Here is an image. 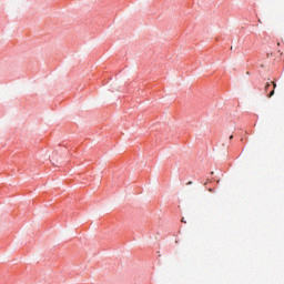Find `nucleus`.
<instances>
[{"label": "nucleus", "mask_w": 284, "mask_h": 284, "mask_svg": "<svg viewBox=\"0 0 284 284\" xmlns=\"http://www.w3.org/2000/svg\"><path fill=\"white\" fill-rule=\"evenodd\" d=\"M275 88H276V83H275V81H273V91H271V93H270V98H272L273 95H274V93H275Z\"/></svg>", "instance_id": "obj_1"}, {"label": "nucleus", "mask_w": 284, "mask_h": 284, "mask_svg": "<svg viewBox=\"0 0 284 284\" xmlns=\"http://www.w3.org/2000/svg\"><path fill=\"white\" fill-rule=\"evenodd\" d=\"M267 88H270V83H266L265 91H267Z\"/></svg>", "instance_id": "obj_2"}, {"label": "nucleus", "mask_w": 284, "mask_h": 284, "mask_svg": "<svg viewBox=\"0 0 284 284\" xmlns=\"http://www.w3.org/2000/svg\"><path fill=\"white\" fill-rule=\"evenodd\" d=\"M193 181H189V185H192Z\"/></svg>", "instance_id": "obj_3"}, {"label": "nucleus", "mask_w": 284, "mask_h": 284, "mask_svg": "<svg viewBox=\"0 0 284 284\" xmlns=\"http://www.w3.org/2000/svg\"><path fill=\"white\" fill-rule=\"evenodd\" d=\"M230 140H233V134H231V138H230Z\"/></svg>", "instance_id": "obj_4"}]
</instances>
